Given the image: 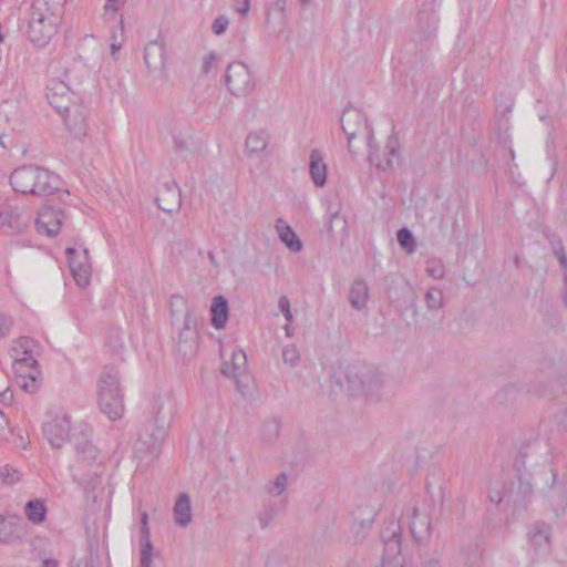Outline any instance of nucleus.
<instances>
[{"label":"nucleus","instance_id":"nucleus-19","mask_svg":"<svg viewBox=\"0 0 567 567\" xmlns=\"http://www.w3.org/2000/svg\"><path fill=\"white\" fill-rule=\"evenodd\" d=\"M35 166L24 165L16 168L10 175L12 188L22 194H32L34 192Z\"/></svg>","mask_w":567,"mask_h":567},{"label":"nucleus","instance_id":"nucleus-34","mask_svg":"<svg viewBox=\"0 0 567 567\" xmlns=\"http://www.w3.org/2000/svg\"><path fill=\"white\" fill-rule=\"evenodd\" d=\"M141 564L140 567H151L153 545L151 536H140Z\"/></svg>","mask_w":567,"mask_h":567},{"label":"nucleus","instance_id":"nucleus-59","mask_svg":"<svg viewBox=\"0 0 567 567\" xmlns=\"http://www.w3.org/2000/svg\"><path fill=\"white\" fill-rule=\"evenodd\" d=\"M111 50H112V55H114L115 52L118 50V47H116L115 44H112Z\"/></svg>","mask_w":567,"mask_h":567},{"label":"nucleus","instance_id":"nucleus-23","mask_svg":"<svg viewBox=\"0 0 567 567\" xmlns=\"http://www.w3.org/2000/svg\"><path fill=\"white\" fill-rule=\"evenodd\" d=\"M175 524L179 527H187L193 518L190 498L187 494H181L173 508Z\"/></svg>","mask_w":567,"mask_h":567},{"label":"nucleus","instance_id":"nucleus-51","mask_svg":"<svg viewBox=\"0 0 567 567\" xmlns=\"http://www.w3.org/2000/svg\"><path fill=\"white\" fill-rule=\"evenodd\" d=\"M287 4L288 0H275L272 3V9L281 14L284 22L287 20Z\"/></svg>","mask_w":567,"mask_h":567},{"label":"nucleus","instance_id":"nucleus-61","mask_svg":"<svg viewBox=\"0 0 567 567\" xmlns=\"http://www.w3.org/2000/svg\"><path fill=\"white\" fill-rule=\"evenodd\" d=\"M311 0H300L302 4H308Z\"/></svg>","mask_w":567,"mask_h":567},{"label":"nucleus","instance_id":"nucleus-11","mask_svg":"<svg viewBox=\"0 0 567 567\" xmlns=\"http://www.w3.org/2000/svg\"><path fill=\"white\" fill-rule=\"evenodd\" d=\"M81 249L75 247H68L65 249L68 264L71 274L79 287H86L90 284L92 275V266L89 259V249L80 246Z\"/></svg>","mask_w":567,"mask_h":567},{"label":"nucleus","instance_id":"nucleus-3","mask_svg":"<svg viewBox=\"0 0 567 567\" xmlns=\"http://www.w3.org/2000/svg\"><path fill=\"white\" fill-rule=\"evenodd\" d=\"M167 408V411H164V406H158L155 420H148L141 425L134 443V454L140 461L150 463L159 456L167 427L175 412L171 403Z\"/></svg>","mask_w":567,"mask_h":567},{"label":"nucleus","instance_id":"nucleus-27","mask_svg":"<svg viewBox=\"0 0 567 567\" xmlns=\"http://www.w3.org/2000/svg\"><path fill=\"white\" fill-rule=\"evenodd\" d=\"M410 529H411L413 537L416 540H422V539L429 537V535L431 533L430 518L426 515L420 514L417 512V509L414 508L412 516H411Z\"/></svg>","mask_w":567,"mask_h":567},{"label":"nucleus","instance_id":"nucleus-10","mask_svg":"<svg viewBox=\"0 0 567 567\" xmlns=\"http://www.w3.org/2000/svg\"><path fill=\"white\" fill-rule=\"evenodd\" d=\"M74 431H84L82 427H71L70 417L65 414H56L43 424V434L50 445L61 449Z\"/></svg>","mask_w":567,"mask_h":567},{"label":"nucleus","instance_id":"nucleus-42","mask_svg":"<svg viewBox=\"0 0 567 567\" xmlns=\"http://www.w3.org/2000/svg\"><path fill=\"white\" fill-rule=\"evenodd\" d=\"M0 475L2 477L3 483H6L8 485L16 484L17 482L20 481V477H21L20 472L10 465H4L0 470Z\"/></svg>","mask_w":567,"mask_h":567},{"label":"nucleus","instance_id":"nucleus-50","mask_svg":"<svg viewBox=\"0 0 567 567\" xmlns=\"http://www.w3.org/2000/svg\"><path fill=\"white\" fill-rule=\"evenodd\" d=\"M234 8L239 14L246 16L250 10V0H235Z\"/></svg>","mask_w":567,"mask_h":567},{"label":"nucleus","instance_id":"nucleus-46","mask_svg":"<svg viewBox=\"0 0 567 567\" xmlns=\"http://www.w3.org/2000/svg\"><path fill=\"white\" fill-rule=\"evenodd\" d=\"M195 326H196V321L193 318L192 310L187 309L184 315V327L182 330L186 331L188 337H192V334H196Z\"/></svg>","mask_w":567,"mask_h":567},{"label":"nucleus","instance_id":"nucleus-14","mask_svg":"<svg viewBox=\"0 0 567 567\" xmlns=\"http://www.w3.org/2000/svg\"><path fill=\"white\" fill-rule=\"evenodd\" d=\"M528 544L535 554H545L550 549L551 526L545 522H535L527 533Z\"/></svg>","mask_w":567,"mask_h":567},{"label":"nucleus","instance_id":"nucleus-35","mask_svg":"<svg viewBox=\"0 0 567 567\" xmlns=\"http://www.w3.org/2000/svg\"><path fill=\"white\" fill-rule=\"evenodd\" d=\"M550 245L554 255L556 256L559 266L563 271V276H567V255L565 252L564 244L559 238H553L550 239Z\"/></svg>","mask_w":567,"mask_h":567},{"label":"nucleus","instance_id":"nucleus-20","mask_svg":"<svg viewBox=\"0 0 567 567\" xmlns=\"http://www.w3.org/2000/svg\"><path fill=\"white\" fill-rule=\"evenodd\" d=\"M384 550L391 558H383L382 567H404L403 557L401 556V533L400 528L392 532L389 539L384 540Z\"/></svg>","mask_w":567,"mask_h":567},{"label":"nucleus","instance_id":"nucleus-43","mask_svg":"<svg viewBox=\"0 0 567 567\" xmlns=\"http://www.w3.org/2000/svg\"><path fill=\"white\" fill-rule=\"evenodd\" d=\"M126 0H106L103 7V17L105 19H113L114 14L124 7Z\"/></svg>","mask_w":567,"mask_h":567},{"label":"nucleus","instance_id":"nucleus-26","mask_svg":"<svg viewBox=\"0 0 567 567\" xmlns=\"http://www.w3.org/2000/svg\"><path fill=\"white\" fill-rule=\"evenodd\" d=\"M212 324L216 329H224L228 320V301L223 296L213 299L210 306Z\"/></svg>","mask_w":567,"mask_h":567},{"label":"nucleus","instance_id":"nucleus-53","mask_svg":"<svg viewBox=\"0 0 567 567\" xmlns=\"http://www.w3.org/2000/svg\"><path fill=\"white\" fill-rule=\"evenodd\" d=\"M141 536H151L148 515L146 512L141 514Z\"/></svg>","mask_w":567,"mask_h":567},{"label":"nucleus","instance_id":"nucleus-39","mask_svg":"<svg viewBox=\"0 0 567 567\" xmlns=\"http://www.w3.org/2000/svg\"><path fill=\"white\" fill-rule=\"evenodd\" d=\"M278 515V511L274 506H265L258 514V522L261 528H267Z\"/></svg>","mask_w":567,"mask_h":567},{"label":"nucleus","instance_id":"nucleus-55","mask_svg":"<svg viewBox=\"0 0 567 567\" xmlns=\"http://www.w3.org/2000/svg\"><path fill=\"white\" fill-rule=\"evenodd\" d=\"M560 297L565 306H567V276H563V286L560 288Z\"/></svg>","mask_w":567,"mask_h":567},{"label":"nucleus","instance_id":"nucleus-44","mask_svg":"<svg viewBox=\"0 0 567 567\" xmlns=\"http://www.w3.org/2000/svg\"><path fill=\"white\" fill-rule=\"evenodd\" d=\"M13 324V317L0 311V339H4L10 334Z\"/></svg>","mask_w":567,"mask_h":567},{"label":"nucleus","instance_id":"nucleus-29","mask_svg":"<svg viewBox=\"0 0 567 567\" xmlns=\"http://www.w3.org/2000/svg\"><path fill=\"white\" fill-rule=\"evenodd\" d=\"M38 342L30 337H20L12 341L10 347V357L20 358V353H33Z\"/></svg>","mask_w":567,"mask_h":567},{"label":"nucleus","instance_id":"nucleus-38","mask_svg":"<svg viewBox=\"0 0 567 567\" xmlns=\"http://www.w3.org/2000/svg\"><path fill=\"white\" fill-rule=\"evenodd\" d=\"M12 370L20 371L23 368H34L38 365V360L33 357V353H20V358H12Z\"/></svg>","mask_w":567,"mask_h":567},{"label":"nucleus","instance_id":"nucleus-60","mask_svg":"<svg viewBox=\"0 0 567 567\" xmlns=\"http://www.w3.org/2000/svg\"><path fill=\"white\" fill-rule=\"evenodd\" d=\"M285 330H286V334H287L288 337H290V336H291V333H290V328H289V327H286V328H285Z\"/></svg>","mask_w":567,"mask_h":567},{"label":"nucleus","instance_id":"nucleus-15","mask_svg":"<svg viewBox=\"0 0 567 567\" xmlns=\"http://www.w3.org/2000/svg\"><path fill=\"white\" fill-rule=\"evenodd\" d=\"M64 120V124L69 132L75 138H82L86 135L87 123H86V111L81 105L73 103L70 106V111H63L61 114Z\"/></svg>","mask_w":567,"mask_h":567},{"label":"nucleus","instance_id":"nucleus-36","mask_svg":"<svg viewBox=\"0 0 567 567\" xmlns=\"http://www.w3.org/2000/svg\"><path fill=\"white\" fill-rule=\"evenodd\" d=\"M288 477L285 473H280L276 478L266 485V491L272 496L281 495L287 488Z\"/></svg>","mask_w":567,"mask_h":567},{"label":"nucleus","instance_id":"nucleus-13","mask_svg":"<svg viewBox=\"0 0 567 567\" xmlns=\"http://www.w3.org/2000/svg\"><path fill=\"white\" fill-rule=\"evenodd\" d=\"M30 215L18 205L0 204V230L14 235L21 233L30 223Z\"/></svg>","mask_w":567,"mask_h":567},{"label":"nucleus","instance_id":"nucleus-25","mask_svg":"<svg viewBox=\"0 0 567 567\" xmlns=\"http://www.w3.org/2000/svg\"><path fill=\"white\" fill-rule=\"evenodd\" d=\"M276 229L280 240L287 246V248L293 252H298L302 249L301 240L292 230V228L286 221H284V219H277Z\"/></svg>","mask_w":567,"mask_h":567},{"label":"nucleus","instance_id":"nucleus-6","mask_svg":"<svg viewBox=\"0 0 567 567\" xmlns=\"http://www.w3.org/2000/svg\"><path fill=\"white\" fill-rule=\"evenodd\" d=\"M76 455V464L72 466L73 478L83 485H93L100 475V465H96L97 450L92 444L87 432L74 431L70 437Z\"/></svg>","mask_w":567,"mask_h":567},{"label":"nucleus","instance_id":"nucleus-1","mask_svg":"<svg viewBox=\"0 0 567 567\" xmlns=\"http://www.w3.org/2000/svg\"><path fill=\"white\" fill-rule=\"evenodd\" d=\"M341 127L348 140V148L350 153H354L353 142L355 138H362L369 148L370 163L378 169H386L393 166V158L398 157V140L395 135H391L388 141L389 157L383 163L377 152L372 127L369 125L365 114L354 107H348L341 116Z\"/></svg>","mask_w":567,"mask_h":567},{"label":"nucleus","instance_id":"nucleus-12","mask_svg":"<svg viewBox=\"0 0 567 567\" xmlns=\"http://www.w3.org/2000/svg\"><path fill=\"white\" fill-rule=\"evenodd\" d=\"M144 62L154 80L167 81V53L163 43L151 41L144 49Z\"/></svg>","mask_w":567,"mask_h":567},{"label":"nucleus","instance_id":"nucleus-56","mask_svg":"<svg viewBox=\"0 0 567 567\" xmlns=\"http://www.w3.org/2000/svg\"><path fill=\"white\" fill-rule=\"evenodd\" d=\"M488 497L489 501L494 504H499L503 499V495L501 494V492H495L494 494L491 493Z\"/></svg>","mask_w":567,"mask_h":567},{"label":"nucleus","instance_id":"nucleus-58","mask_svg":"<svg viewBox=\"0 0 567 567\" xmlns=\"http://www.w3.org/2000/svg\"><path fill=\"white\" fill-rule=\"evenodd\" d=\"M265 429H268L275 436L278 435L279 426L277 423L266 424Z\"/></svg>","mask_w":567,"mask_h":567},{"label":"nucleus","instance_id":"nucleus-41","mask_svg":"<svg viewBox=\"0 0 567 567\" xmlns=\"http://www.w3.org/2000/svg\"><path fill=\"white\" fill-rule=\"evenodd\" d=\"M282 359L284 362L289 364L290 367H296L300 360V353L298 348L295 344L286 346L282 349Z\"/></svg>","mask_w":567,"mask_h":567},{"label":"nucleus","instance_id":"nucleus-48","mask_svg":"<svg viewBox=\"0 0 567 567\" xmlns=\"http://www.w3.org/2000/svg\"><path fill=\"white\" fill-rule=\"evenodd\" d=\"M12 533L9 524L2 515H0V543H8L11 539Z\"/></svg>","mask_w":567,"mask_h":567},{"label":"nucleus","instance_id":"nucleus-40","mask_svg":"<svg viewBox=\"0 0 567 567\" xmlns=\"http://www.w3.org/2000/svg\"><path fill=\"white\" fill-rule=\"evenodd\" d=\"M426 274L433 279H442L445 275V267L439 259H431L426 262Z\"/></svg>","mask_w":567,"mask_h":567},{"label":"nucleus","instance_id":"nucleus-4","mask_svg":"<svg viewBox=\"0 0 567 567\" xmlns=\"http://www.w3.org/2000/svg\"><path fill=\"white\" fill-rule=\"evenodd\" d=\"M339 384L352 396H362L370 402H379L388 394L382 374L374 368L354 363L347 368Z\"/></svg>","mask_w":567,"mask_h":567},{"label":"nucleus","instance_id":"nucleus-33","mask_svg":"<svg viewBox=\"0 0 567 567\" xmlns=\"http://www.w3.org/2000/svg\"><path fill=\"white\" fill-rule=\"evenodd\" d=\"M425 305L427 310L435 311L444 306V296L441 289L433 287L425 293Z\"/></svg>","mask_w":567,"mask_h":567},{"label":"nucleus","instance_id":"nucleus-18","mask_svg":"<svg viewBox=\"0 0 567 567\" xmlns=\"http://www.w3.org/2000/svg\"><path fill=\"white\" fill-rule=\"evenodd\" d=\"M35 175L32 195L49 196L60 190L61 182L58 175L40 166H35Z\"/></svg>","mask_w":567,"mask_h":567},{"label":"nucleus","instance_id":"nucleus-49","mask_svg":"<svg viewBox=\"0 0 567 567\" xmlns=\"http://www.w3.org/2000/svg\"><path fill=\"white\" fill-rule=\"evenodd\" d=\"M217 60V55L215 52H209L207 55H205L203 60L202 71L203 73L207 74L210 72V70L214 66V63Z\"/></svg>","mask_w":567,"mask_h":567},{"label":"nucleus","instance_id":"nucleus-32","mask_svg":"<svg viewBox=\"0 0 567 567\" xmlns=\"http://www.w3.org/2000/svg\"><path fill=\"white\" fill-rule=\"evenodd\" d=\"M106 344L114 354H120L124 349V332L120 328H110L106 334Z\"/></svg>","mask_w":567,"mask_h":567},{"label":"nucleus","instance_id":"nucleus-17","mask_svg":"<svg viewBox=\"0 0 567 567\" xmlns=\"http://www.w3.org/2000/svg\"><path fill=\"white\" fill-rule=\"evenodd\" d=\"M156 203L159 209L167 213L177 212L179 209L182 195L176 182L169 181L163 184L158 190Z\"/></svg>","mask_w":567,"mask_h":567},{"label":"nucleus","instance_id":"nucleus-7","mask_svg":"<svg viewBox=\"0 0 567 567\" xmlns=\"http://www.w3.org/2000/svg\"><path fill=\"white\" fill-rule=\"evenodd\" d=\"M78 83H74L70 76V72L64 73V79L53 78L49 80L45 89V97L48 103L59 113L70 111V106L74 103L71 100L75 95Z\"/></svg>","mask_w":567,"mask_h":567},{"label":"nucleus","instance_id":"nucleus-54","mask_svg":"<svg viewBox=\"0 0 567 567\" xmlns=\"http://www.w3.org/2000/svg\"><path fill=\"white\" fill-rule=\"evenodd\" d=\"M13 400V393L9 386H0V401L2 403H10Z\"/></svg>","mask_w":567,"mask_h":567},{"label":"nucleus","instance_id":"nucleus-8","mask_svg":"<svg viewBox=\"0 0 567 567\" xmlns=\"http://www.w3.org/2000/svg\"><path fill=\"white\" fill-rule=\"evenodd\" d=\"M225 81L228 91L235 96H246L255 87L254 76L243 62H233L228 65Z\"/></svg>","mask_w":567,"mask_h":567},{"label":"nucleus","instance_id":"nucleus-57","mask_svg":"<svg viewBox=\"0 0 567 567\" xmlns=\"http://www.w3.org/2000/svg\"><path fill=\"white\" fill-rule=\"evenodd\" d=\"M41 567H59L55 559L47 558L42 561Z\"/></svg>","mask_w":567,"mask_h":567},{"label":"nucleus","instance_id":"nucleus-45","mask_svg":"<svg viewBox=\"0 0 567 567\" xmlns=\"http://www.w3.org/2000/svg\"><path fill=\"white\" fill-rule=\"evenodd\" d=\"M229 25V20L226 16H218L212 24V31L216 35H221L225 33Z\"/></svg>","mask_w":567,"mask_h":567},{"label":"nucleus","instance_id":"nucleus-31","mask_svg":"<svg viewBox=\"0 0 567 567\" xmlns=\"http://www.w3.org/2000/svg\"><path fill=\"white\" fill-rule=\"evenodd\" d=\"M197 334L188 337L186 331L181 330L177 339V349L183 357L193 355L197 349Z\"/></svg>","mask_w":567,"mask_h":567},{"label":"nucleus","instance_id":"nucleus-2","mask_svg":"<svg viewBox=\"0 0 567 567\" xmlns=\"http://www.w3.org/2000/svg\"><path fill=\"white\" fill-rule=\"evenodd\" d=\"M66 0H33L27 19V35L38 45L44 47L58 31Z\"/></svg>","mask_w":567,"mask_h":567},{"label":"nucleus","instance_id":"nucleus-9","mask_svg":"<svg viewBox=\"0 0 567 567\" xmlns=\"http://www.w3.org/2000/svg\"><path fill=\"white\" fill-rule=\"evenodd\" d=\"M224 377L231 378L236 383V389L241 395H246L248 390L247 357L244 350L237 348L231 351L230 360H225L220 367Z\"/></svg>","mask_w":567,"mask_h":567},{"label":"nucleus","instance_id":"nucleus-5","mask_svg":"<svg viewBox=\"0 0 567 567\" xmlns=\"http://www.w3.org/2000/svg\"><path fill=\"white\" fill-rule=\"evenodd\" d=\"M97 403L110 420H118L124 413L123 375L115 364H106L97 379Z\"/></svg>","mask_w":567,"mask_h":567},{"label":"nucleus","instance_id":"nucleus-52","mask_svg":"<svg viewBox=\"0 0 567 567\" xmlns=\"http://www.w3.org/2000/svg\"><path fill=\"white\" fill-rule=\"evenodd\" d=\"M10 432L11 431L8 426V421L3 412L0 411V441L7 440Z\"/></svg>","mask_w":567,"mask_h":567},{"label":"nucleus","instance_id":"nucleus-24","mask_svg":"<svg viewBox=\"0 0 567 567\" xmlns=\"http://www.w3.org/2000/svg\"><path fill=\"white\" fill-rule=\"evenodd\" d=\"M348 298L352 308L355 310L364 309L369 300L368 284L362 279L354 280L350 288Z\"/></svg>","mask_w":567,"mask_h":567},{"label":"nucleus","instance_id":"nucleus-37","mask_svg":"<svg viewBox=\"0 0 567 567\" xmlns=\"http://www.w3.org/2000/svg\"><path fill=\"white\" fill-rule=\"evenodd\" d=\"M396 239L400 246L408 252L415 250V240L412 233L408 228H401L396 233Z\"/></svg>","mask_w":567,"mask_h":567},{"label":"nucleus","instance_id":"nucleus-47","mask_svg":"<svg viewBox=\"0 0 567 567\" xmlns=\"http://www.w3.org/2000/svg\"><path fill=\"white\" fill-rule=\"evenodd\" d=\"M278 308L282 312L285 319L288 322H291L292 321V312L290 310V301H289L288 297L281 296L279 298V300H278Z\"/></svg>","mask_w":567,"mask_h":567},{"label":"nucleus","instance_id":"nucleus-22","mask_svg":"<svg viewBox=\"0 0 567 567\" xmlns=\"http://www.w3.org/2000/svg\"><path fill=\"white\" fill-rule=\"evenodd\" d=\"M16 374V381L18 385L27 393H34L40 386L41 372L39 367L23 368L20 371H13Z\"/></svg>","mask_w":567,"mask_h":567},{"label":"nucleus","instance_id":"nucleus-21","mask_svg":"<svg viewBox=\"0 0 567 567\" xmlns=\"http://www.w3.org/2000/svg\"><path fill=\"white\" fill-rule=\"evenodd\" d=\"M327 165L318 150H312L309 155V173L312 183L317 187H322L327 183Z\"/></svg>","mask_w":567,"mask_h":567},{"label":"nucleus","instance_id":"nucleus-28","mask_svg":"<svg viewBox=\"0 0 567 567\" xmlns=\"http://www.w3.org/2000/svg\"><path fill=\"white\" fill-rule=\"evenodd\" d=\"M269 133L266 130L250 132L246 137V148L250 154H259L266 150Z\"/></svg>","mask_w":567,"mask_h":567},{"label":"nucleus","instance_id":"nucleus-16","mask_svg":"<svg viewBox=\"0 0 567 567\" xmlns=\"http://www.w3.org/2000/svg\"><path fill=\"white\" fill-rule=\"evenodd\" d=\"M63 217L64 215L62 210L53 209L51 207L42 208L35 219L38 233L44 234L49 237L55 236L60 230Z\"/></svg>","mask_w":567,"mask_h":567},{"label":"nucleus","instance_id":"nucleus-30","mask_svg":"<svg viewBox=\"0 0 567 567\" xmlns=\"http://www.w3.org/2000/svg\"><path fill=\"white\" fill-rule=\"evenodd\" d=\"M24 511L28 519L33 524H41L45 519L47 508L44 503L40 499L29 501L25 504Z\"/></svg>","mask_w":567,"mask_h":567}]
</instances>
